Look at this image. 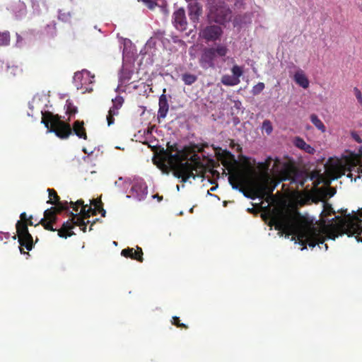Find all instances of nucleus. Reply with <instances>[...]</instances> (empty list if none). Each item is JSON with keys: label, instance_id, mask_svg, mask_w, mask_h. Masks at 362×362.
I'll use <instances>...</instances> for the list:
<instances>
[{"label": "nucleus", "instance_id": "obj_33", "mask_svg": "<svg viewBox=\"0 0 362 362\" xmlns=\"http://www.w3.org/2000/svg\"><path fill=\"white\" fill-rule=\"evenodd\" d=\"M118 114V112H116L114 109H110L108 111V114L107 115V122L108 126H110L111 124H114L115 122V118L114 116L117 115Z\"/></svg>", "mask_w": 362, "mask_h": 362}, {"label": "nucleus", "instance_id": "obj_29", "mask_svg": "<svg viewBox=\"0 0 362 362\" xmlns=\"http://www.w3.org/2000/svg\"><path fill=\"white\" fill-rule=\"evenodd\" d=\"M54 205H55L54 207H56L57 209V214H60L63 211H68L69 210V202L67 201L64 202H60L55 203Z\"/></svg>", "mask_w": 362, "mask_h": 362}, {"label": "nucleus", "instance_id": "obj_46", "mask_svg": "<svg viewBox=\"0 0 362 362\" xmlns=\"http://www.w3.org/2000/svg\"><path fill=\"white\" fill-rule=\"evenodd\" d=\"M20 218H21V221H22V222H26L28 219L27 218V215H26L25 212L21 213V214L20 215Z\"/></svg>", "mask_w": 362, "mask_h": 362}, {"label": "nucleus", "instance_id": "obj_52", "mask_svg": "<svg viewBox=\"0 0 362 362\" xmlns=\"http://www.w3.org/2000/svg\"><path fill=\"white\" fill-rule=\"evenodd\" d=\"M272 160H269V159H267V160H264L265 161V163L267 164V165H270V163ZM275 161V165H276L277 163H279L280 162L281 160H274Z\"/></svg>", "mask_w": 362, "mask_h": 362}, {"label": "nucleus", "instance_id": "obj_53", "mask_svg": "<svg viewBox=\"0 0 362 362\" xmlns=\"http://www.w3.org/2000/svg\"><path fill=\"white\" fill-rule=\"evenodd\" d=\"M98 212L101 214V216H102L103 217H105V216L106 211H105V210L103 209V207H101V209H100V211H99Z\"/></svg>", "mask_w": 362, "mask_h": 362}, {"label": "nucleus", "instance_id": "obj_40", "mask_svg": "<svg viewBox=\"0 0 362 362\" xmlns=\"http://www.w3.org/2000/svg\"><path fill=\"white\" fill-rule=\"evenodd\" d=\"M142 1L151 10H153L157 6V3L154 0H142Z\"/></svg>", "mask_w": 362, "mask_h": 362}, {"label": "nucleus", "instance_id": "obj_57", "mask_svg": "<svg viewBox=\"0 0 362 362\" xmlns=\"http://www.w3.org/2000/svg\"><path fill=\"white\" fill-rule=\"evenodd\" d=\"M153 198H157L159 201L162 200L163 197H159L158 194L156 195H153Z\"/></svg>", "mask_w": 362, "mask_h": 362}, {"label": "nucleus", "instance_id": "obj_14", "mask_svg": "<svg viewBox=\"0 0 362 362\" xmlns=\"http://www.w3.org/2000/svg\"><path fill=\"white\" fill-rule=\"evenodd\" d=\"M222 34L221 27L218 25L206 26L202 30V37L207 41H214L218 40Z\"/></svg>", "mask_w": 362, "mask_h": 362}, {"label": "nucleus", "instance_id": "obj_48", "mask_svg": "<svg viewBox=\"0 0 362 362\" xmlns=\"http://www.w3.org/2000/svg\"><path fill=\"white\" fill-rule=\"evenodd\" d=\"M98 203H99V204L94 208L96 209L97 213L100 211V209H101V207H103V204L100 199H99V202H98Z\"/></svg>", "mask_w": 362, "mask_h": 362}, {"label": "nucleus", "instance_id": "obj_30", "mask_svg": "<svg viewBox=\"0 0 362 362\" xmlns=\"http://www.w3.org/2000/svg\"><path fill=\"white\" fill-rule=\"evenodd\" d=\"M88 75L89 72L86 70H83L81 72L75 73L74 78L76 82L80 81V84L82 86L83 85L82 81L84 79L85 76H86V78H88Z\"/></svg>", "mask_w": 362, "mask_h": 362}, {"label": "nucleus", "instance_id": "obj_44", "mask_svg": "<svg viewBox=\"0 0 362 362\" xmlns=\"http://www.w3.org/2000/svg\"><path fill=\"white\" fill-rule=\"evenodd\" d=\"M171 322L173 325H176L177 327H181V323L179 317H173Z\"/></svg>", "mask_w": 362, "mask_h": 362}, {"label": "nucleus", "instance_id": "obj_41", "mask_svg": "<svg viewBox=\"0 0 362 362\" xmlns=\"http://www.w3.org/2000/svg\"><path fill=\"white\" fill-rule=\"evenodd\" d=\"M354 92L355 94V96L358 102V103L362 105V94L360 90L358 88H354Z\"/></svg>", "mask_w": 362, "mask_h": 362}, {"label": "nucleus", "instance_id": "obj_5", "mask_svg": "<svg viewBox=\"0 0 362 362\" xmlns=\"http://www.w3.org/2000/svg\"><path fill=\"white\" fill-rule=\"evenodd\" d=\"M362 176V160H327L325 164V172L331 180H337L346 171L355 170Z\"/></svg>", "mask_w": 362, "mask_h": 362}, {"label": "nucleus", "instance_id": "obj_61", "mask_svg": "<svg viewBox=\"0 0 362 362\" xmlns=\"http://www.w3.org/2000/svg\"><path fill=\"white\" fill-rule=\"evenodd\" d=\"M216 187H211V191H214V190H215V189H216Z\"/></svg>", "mask_w": 362, "mask_h": 362}, {"label": "nucleus", "instance_id": "obj_45", "mask_svg": "<svg viewBox=\"0 0 362 362\" xmlns=\"http://www.w3.org/2000/svg\"><path fill=\"white\" fill-rule=\"evenodd\" d=\"M325 210L327 212L328 215H330L331 214H335V211L332 208V206L329 204H325Z\"/></svg>", "mask_w": 362, "mask_h": 362}, {"label": "nucleus", "instance_id": "obj_19", "mask_svg": "<svg viewBox=\"0 0 362 362\" xmlns=\"http://www.w3.org/2000/svg\"><path fill=\"white\" fill-rule=\"evenodd\" d=\"M159 109L158 112V118H165L168 111V103L166 98V95L163 94L159 98Z\"/></svg>", "mask_w": 362, "mask_h": 362}, {"label": "nucleus", "instance_id": "obj_17", "mask_svg": "<svg viewBox=\"0 0 362 362\" xmlns=\"http://www.w3.org/2000/svg\"><path fill=\"white\" fill-rule=\"evenodd\" d=\"M132 196L135 197L138 200L141 201L146 198L148 189L146 183L136 182L132 187Z\"/></svg>", "mask_w": 362, "mask_h": 362}, {"label": "nucleus", "instance_id": "obj_43", "mask_svg": "<svg viewBox=\"0 0 362 362\" xmlns=\"http://www.w3.org/2000/svg\"><path fill=\"white\" fill-rule=\"evenodd\" d=\"M362 156V147L358 149V153L355 156H344L340 158H361L360 156Z\"/></svg>", "mask_w": 362, "mask_h": 362}, {"label": "nucleus", "instance_id": "obj_39", "mask_svg": "<svg viewBox=\"0 0 362 362\" xmlns=\"http://www.w3.org/2000/svg\"><path fill=\"white\" fill-rule=\"evenodd\" d=\"M77 112V108L74 107L71 103L66 105V114L71 115H75Z\"/></svg>", "mask_w": 362, "mask_h": 362}, {"label": "nucleus", "instance_id": "obj_2", "mask_svg": "<svg viewBox=\"0 0 362 362\" xmlns=\"http://www.w3.org/2000/svg\"><path fill=\"white\" fill-rule=\"evenodd\" d=\"M264 211L267 214L271 224L274 226L276 230L282 231L288 235H295L301 245L314 247L317 245L322 248V245L326 250H327L328 246L325 244L327 238L320 232L314 228L300 226V215L298 212L288 211L276 207L271 209L269 206H266Z\"/></svg>", "mask_w": 362, "mask_h": 362}, {"label": "nucleus", "instance_id": "obj_20", "mask_svg": "<svg viewBox=\"0 0 362 362\" xmlns=\"http://www.w3.org/2000/svg\"><path fill=\"white\" fill-rule=\"evenodd\" d=\"M294 144L296 147L304 150L305 152L309 153H313L314 152V148L311 147L310 145L307 144L305 141L300 138L296 137L294 139Z\"/></svg>", "mask_w": 362, "mask_h": 362}, {"label": "nucleus", "instance_id": "obj_23", "mask_svg": "<svg viewBox=\"0 0 362 362\" xmlns=\"http://www.w3.org/2000/svg\"><path fill=\"white\" fill-rule=\"evenodd\" d=\"M42 33L52 37H54L57 33L56 23L52 21L47 24L44 28Z\"/></svg>", "mask_w": 362, "mask_h": 362}, {"label": "nucleus", "instance_id": "obj_7", "mask_svg": "<svg viewBox=\"0 0 362 362\" xmlns=\"http://www.w3.org/2000/svg\"><path fill=\"white\" fill-rule=\"evenodd\" d=\"M209 18L216 23L223 24L230 20L231 11L224 3L209 4Z\"/></svg>", "mask_w": 362, "mask_h": 362}, {"label": "nucleus", "instance_id": "obj_18", "mask_svg": "<svg viewBox=\"0 0 362 362\" xmlns=\"http://www.w3.org/2000/svg\"><path fill=\"white\" fill-rule=\"evenodd\" d=\"M293 80L299 86L302 87L303 88L306 89L309 87V80L305 72L300 69H298L296 71L295 74L293 75Z\"/></svg>", "mask_w": 362, "mask_h": 362}, {"label": "nucleus", "instance_id": "obj_35", "mask_svg": "<svg viewBox=\"0 0 362 362\" xmlns=\"http://www.w3.org/2000/svg\"><path fill=\"white\" fill-rule=\"evenodd\" d=\"M71 207H72L73 210L76 212L78 211L79 207L85 206L84 202L82 199H78L76 202H72L71 201L69 202Z\"/></svg>", "mask_w": 362, "mask_h": 362}, {"label": "nucleus", "instance_id": "obj_50", "mask_svg": "<svg viewBox=\"0 0 362 362\" xmlns=\"http://www.w3.org/2000/svg\"><path fill=\"white\" fill-rule=\"evenodd\" d=\"M89 223V221H87L86 222L85 221L84 222V225L82 226H79L81 230L83 232V233H86V226H87V224Z\"/></svg>", "mask_w": 362, "mask_h": 362}, {"label": "nucleus", "instance_id": "obj_6", "mask_svg": "<svg viewBox=\"0 0 362 362\" xmlns=\"http://www.w3.org/2000/svg\"><path fill=\"white\" fill-rule=\"evenodd\" d=\"M341 214L348 218L344 219L340 216H336L339 220L340 223L344 227L346 233L349 235H356L358 241L362 242V219H360L356 215L351 216L346 214L347 209L341 210Z\"/></svg>", "mask_w": 362, "mask_h": 362}, {"label": "nucleus", "instance_id": "obj_22", "mask_svg": "<svg viewBox=\"0 0 362 362\" xmlns=\"http://www.w3.org/2000/svg\"><path fill=\"white\" fill-rule=\"evenodd\" d=\"M81 215L86 219L89 218L90 216L97 215L96 209H93L91 206L86 204L80 211Z\"/></svg>", "mask_w": 362, "mask_h": 362}, {"label": "nucleus", "instance_id": "obj_54", "mask_svg": "<svg viewBox=\"0 0 362 362\" xmlns=\"http://www.w3.org/2000/svg\"><path fill=\"white\" fill-rule=\"evenodd\" d=\"M26 223H28V226H33L34 225L32 221V216H30V218L28 219Z\"/></svg>", "mask_w": 362, "mask_h": 362}, {"label": "nucleus", "instance_id": "obj_49", "mask_svg": "<svg viewBox=\"0 0 362 362\" xmlns=\"http://www.w3.org/2000/svg\"><path fill=\"white\" fill-rule=\"evenodd\" d=\"M57 221V215H54V216L52 217V218H50V220L49 221V222H50V226H53V224L55 223Z\"/></svg>", "mask_w": 362, "mask_h": 362}, {"label": "nucleus", "instance_id": "obj_56", "mask_svg": "<svg viewBox=\"0 0 362 362\" xmlns=\"http://www.w3.org/2000/svg\"><path fill=\"white\" fill-rule=\"evenodd\" d=\"M98 221H99V218H95V220L91 223L90 226V228H89V230H91L93 229V228H92V227H93V224H94L95 222Z\"/></svg>", "mask_w": 362, "mask_h": 362}, {"label": "nucleus", "instance_id": "obj_28", "mask_svg": "<svg viewBox=\"0 0 362 362\" xmlns=\"http://www.w3.org/2000/svg\"><path fill=\"white\" fill-rule=\"evenodd\" d=\"M10 43V33L8 31L0 32V47L7 46Z\"/></svg>", "mask_w": 362, "mask_h": 362}, {"label": "nucleus", "instance_id": "obj_60", "mask_svg": "<svg viewBox=\"0 0 362 362\" xmlns=\"http://www.w3.org/2000/svg\"><path fill=\"white\" fill-rule=\"evenodd\" d=\"M15 70H18V67H12V68H11V71H15Z\"/></svg>", "mask_w": 362, "mask_h": 362}, {"label": "nucleus", "instance_id": "obj_31", "mask_svg": "<svg viewBox=\"0 0 362 362\" xmlns=\"http://www.w3.org/2000/svg\"><path fill=\"white\" fill-rule=\"evenodd\" d=\"M262 129L263 131L266 132L267 135H270L273 132V127L272 122L268 119H265L262 122Z\"/></svg>", "mask_w": 362, "mask_h": 362}, {"label": "nucleus", "instance_id": "obj_1", "mask_svg": "<svg viewBox=\"0 0 362 362\" xmlns=\"http://www.w3.org/2000/svg\"><path fill=\"white\" fill-rule=\"evenodd\" d=\"M185 160H182L184 161ZM189 163H182V183L190 179L207 178L211 181V177H218L219 173L214 168L215 161H221L223 165L228 170V182L234 189L244 192L246 186L251 185L256 175L254 163L256 160H186Z\"/></svg>", "mask_w": 362, "mask_h": 362}, {"label": "nucleus", "instance_id": "obj_38", "mask_svg": "<svg viewBox=\"0 0 362 362\" xmlns=\"http://www.w3.org/2000/svg\"><path fill=\"white\" fill-rule=\"evenodd\" d=\"M113 105L110 109H114L117 112V110L121 107L123 103V99L122 98H116L115 100H112Z\"/></svg>", "mask_w": 362, "mask_h": 362}, {"label": "nucleus", "instance_id": "obj_32", "mask_svg": "<svg viewBox=\"0 0 362 362\" xmlns=\"http://www.w3.org/2000/svg\"><path fill=\"white\" fill-rule=\"evenodd\" d=\"M265 88L264 83L259 82L257 84L254 86L252 89V93L254 95H259Z\"/></svg>", "mask_w": 362, "mask_h": 362}, {"label": "nucleus", "instance_id": "obj_27", "mask_svg": "<svg viewBox=\"0 0 362 362\" xmlns=\"http://www.w3.org/2000/svg\"><path fill=\"white\" fill-rule=\"evenodd\" d=\"M47 192L49 193V199L47 201V203L51 204H54L57 202H59V197L58 196L57 192L54 189H47Z\"/></svg>", "mask_w": 362, "mask_h": 362}, {"label": "nucleus", "instance_id": "obj_51", "mask_svg": "<svg viewBox=\"0 0 362 362\" xmlns=\"http://www.w3.org/2000/svg\"><path fill=\"white\" fill-rule=\"evenodd\" d=\"M98 202H99V199H92L90 201V204L93 205L94 206V208L98 206L99 204V203H98Z\"/></svg>", "mask_w": 362, "mask_h": 362}, {"label": "nucleus", "instance_id": "obj_4", "mask_svg": "<svg viewBox=\"0 0 362 362\" xmlns=\"http://www.w3.org/2000/svg\"><path fill=\"white\" fill-rule=\"evenodd\" d=\"M278 171V178L280 181L290 180L303 187L308 180H313L320 177L319 171L308 172L296 166L293 160H287Z\"/></svg>", "mask_w": 362, "mask_h": 362}, {"label": "nucleus", "instance_id": "obj_10", "mask_svg": "<svg viewBox=\"0 0 362 362\" xmlns=\"http://www.w3.org/2000/svg\"><path fill=\"white\" fill-rule=\"evenodd\" d=\"M152 161L163 173H172L175 177L181 178V160H152Z\"/></svg>", "mask_w": 362, "mask_h": 362}, {"label": "nucleus", "instance_id": "obj_55", "mask_svg": "<svg viewBox=\"0 0 362 362\" xmlns=\"http://www.w3.org/2000/svg\"><path fill=\"white\" fill-rule=\"evenodd\" d=\"M266 189H267V186H263L259 189L260 192L262 193L263 195H264V194H266L265 193Z\"/></svg>", "mask_w": 362, "mask_h": 362}, {"label": "nucleus", "instance_id": "obj_36", "mask_svg": "<svg viewBox=\"0 0 362 362\" xmlns=\"http://www.w3.org/2000/svg\"><path fill=\"white\" fill-rule=\"evenodd\" d=\"M216 50V55L219 57H224L226 55L228 52V49L226 46L223 45H218Z\"/></svg>", "mask_w": 362, "mask_h": 362}, {"label": "nucleus", "instance_id": "obj_15", "mask_svg": "<svg viewBox=\"0 0 362 362\" xmlns=\"http://www.w3.org/2000/svg\"><path fill=\"white\" fill-rule=\"evenodd\" d=\"M121 255L124 257L131 258L139 262L144 261L142 249L138 246L136 247V250H134L133 247L124 249L122 250Z\"/></svg>", "mask_w": 362, "mask_h": 362}, {"label": "nucleus", "instance_id": "obj_64", "mask_svg": "<svg viewBox=\"0 0 362 362\" xmlns=\"http://www.w3.org/2000/svg\"><path fill=\"white\" fill-rule=\"evenodd\" d=\"M229 158L234 159V158H235V156H234L233 155H232Z\"/></svg>", "mask_w": 362, "mask_h": 362}, {"label": "nucleus", "instance_id": "obj_47", "mask_svg": "<svg viewBox=\"0 0 362 362\" xmlns=\"http://www.w3.org/2000/svg\"><path fill=\"white\" fill-rule=\"evenodd\" d=\"M59 18L62 21H66L68 20V16L65 13H59Z\"/></svg>", "mask_w": 362, "mask_h": 362}, {"label": "nucleus", "instance_id": "obj_16", "mask_svg": "<svg viewBox=\"0 0 362 362\" xmlns=\"http://www.w3.org/2000/svg\"><path fill=\"white\" fill-rule=\"evenodd\" d=\"M57 208L51 207L45 211L44 212V218H42L39 223H40L45 229L50 231H56L57 229L54 228L52 226H50V222L49 221L52 218V216L57 215Z\"/></svg>", "mask_w": 362, "mask_h": 362}, {"label": "nucleus", "instance_id": "obj_37", "mask_svg": "<svg viewBox=\"0 0 362 362\" xmlns=\"http://www.w3.org/2000/svg\"><path fill=\"white\" fill-rule=\"evenodd\" d=\"M182 79L186 84L190 85L196 81L197 77L191 74H185L182 76Z\"/></svg>", "mask_w": 362, "mask_h": 362}, {"label": "nucleus", "instance_id": "obj_11", "mask_svg": "<svg viewBox=\"0 0 362 362\" xmlns=\"http://www.w3.org/2000/svg\"><path fill=\"white\" fill-rule=\"evenodd\" d=\"M203 151V146L199 144H190L182 146V158H210L209 155L202 153L201 156L198 155Z\"/></svg>", "mask_w": 362, "mask_h": 362}, {"label": "nucleus", "instance_id": "obj_42", "mask_svg": "<svg viewBox=\"0 0 362 362\" xmlns=\"http://www.w3.org/2000/svg\"><path fill=\"white\" fill-rule=\"evenodd\" d=\"M351 137L353 138V139H354V141H356L357 143H358V144L362 143L361 138L356 132H352L351 133Z\"/></svg>", "mask_w": 362, "mask_h": 362}, {"label": "nucleus", "instance_id": "obj_12", "mask_svg": "<svg viewBox=\"0 0 362 362\" xmlns=\"http://www.w3.org/2000/svg\"><path fill=\"white\" fill-rule=\"evenodd\" d=\"M167 148L163 149L164 156L158 157L153 155L152 158H181V148L178 143L175 141H168L167 143Z\"/></svg>", "mask_w": 362, "mask_h": 362}, {"label": "nucleus", "instance_id": "obj_21", "mask_svg": "<svg viewBox=\"0 0 362 362\" xmlns=\"http://www.w3.org/2000/svg\"><path fill=\"white\" fill-rule=\"evenodd\" d=\"M13 12L17 18H21L26 13V6L24 3L18 1L13 6Z\"/></svg>", "mask_w": 362, "mask_h": 362}, {"label": "nucleus", "instance_id": "obj_8", "mask_svg": "<svg viewBox=\"0 0 362 362\" xmlns=\"http://www.w3.org/2000/svg\"><path fill=\"white\" fill-rule=\"evenodd\" d=\"M71 218L63 223L60 229L58 231V235L60 238H67L74 235L75 233L72 231L74 226H82L84 225L86 218L79 214H74L72 211L69 212Z\"/></svg>", "mask_w": 362, "mask_h": 362}, {"label": "nucleus", "instance_id": "obj_25", "mask_svg": "<svg viewBox=\"0 0 362 362\" xmlns=\"http://www.w3.org/2000/svg\"><path fill=\"white\" fill-rule=\"evenodd\" d=\"M310 121L316 127V128H317L322 132H325V126L316 115L313 114L310 115Z\"/></svg>", "mask_w": 362, "mask_h": 362}, {"label": "nucleus", "instance_id": "obj_63", "mask_svg": "<svg viewBox=\"0 0 362 362\" xmlns=\"http://www.w3.org/2000/svg\"><path fill=\"white\" fill-rule=\"evenodd\" d=\"M182 328H186L187 327L186 325L184 323L182 324Z\"/></svg>", "mask_w": 362, "mask_h": 362}, {"label": "nucleus", "instance_id": "obj_9", "mask_svg": "<svg viewBox=\"0 0 362 362\" xmlns=\"http://www.w3.org/2000/svg\"><path fill=\"white\" fill-rule=\"evenodd\" d=\"M16 228L18 238V243L21 245V252L25 254V252H23L22 247H25L28 251L31 250L33 246V236L28 231V223L26 222L18 221Z\"/></svg>", "mask_w": 362, "mask_h": 362}, {"label": "nucleus", "instance_id": "obj_59", "mask_svg": "<svg viewBox=\"0 0 362 362\" xmlns=\"http://www.w3.org/2000/svg\"><path fill=\"white\" fill-rule=\"evenodd\" d=\"M238 158H244V159H246V158H250L249 157H246V156H239Z\"/></svg>", "mask_w": 362, "mask_h": 362}, {"label": "nucleus", "instance_id": "obj_26", "mask_svg": "<svg viewBox=\"0 0 362 362\" xmlns=\"http://www.w3.org/2000/svg\"><path fill=\"white\" fill-rule=\"evenodd\" d=\"M172 22L176 29L180 30V27H181V8L174 12Z\"/></svg>", "mask_w": 362, "mask_h": 362}, {"label": "nucleus", "instance_id": "obj_62", "mask_svg": "<svg viewBox=\"0 0 362 362\" xmlns=\"http://www.w3.org/2000/svg\"><path fill=\"white\" fill-rule=\"evenodd\" d=\"M193 209H194V207H192V208L189 209V212H190V213H192V212H193Z\"/></svg>", "mask_w": 362, "mask_h": 362}, {"label": "nucleus", "instance_id": "obj_34", "mask_svg": "<svg viewBox=\"0 0 362 362\" xmlns=\"http://www.w3.org/2000/svg\"><path fill=\"white\" fill-rule=\"evenodd\" d=\"M231 71L233 73L232 76H234L236 79H240V77L243 75V72L242 67L238 65H234L231 69Z\"/></svg>", "mask_w": 362, "mask_h": 362}, {"label": "nucleus", "instance_id": "obj_3", "mask_svg": "<svg viewBox=\"0 0 362 362\" xmlns=\"http://www.w3.org/2000/svg\"><path fill=\"white\" fill-rule=\"evenodd\" d=\"M42 123H43L49 132H54L62 139H67L74 131V134L81 139H86L87 134L83 121H76L74 123L73 129L69 124L61 120L58 115H53L52 112H42Z\"/></svg>", "mask_w": 362, "mask_h": 362}, {"label": "nucleus", "instance_id": "obj_13", "mask_svg": "<svg viewBox=\"0 0 362 362\" xmlns=\"http://www.w3.org/2000/svg\"><path fill=\"white\" fill-rule=\"evenodd\" d=\"M216 59L215 48L205 49L202 54L200 63L203 68L213 67Z\"/></svg>", "mask_w": 362, "mask_h": 362}, {"label": "nucleus", "instance_id": "obj_24", "mask_svg": "<svg viewBox=\"0 0 362 362\" xmlns=\"http://www.w3.org/2000/svg\"><path fill=\"white\" fill-rule=\"evenodd\" d=\"M221 83L226 86H233L240 83V79H236L234 76L230 75H224L221 78Z\"/></svg>", "mask_w": 362, "mask_h": 362}, {"label": "nucleus", "instance_id": "obj_58", "mask_svg": "<svg viewBox=\"0 0 362 362\" xmlns=\"http://www.w3.org/2000/svg\"><path fill=\"white\" fill-rule=\"evenodd\" d=\"M122 180V177H119V180L115 182V185H119V181H121Z\"/></svg>", "mask_w": 362, "mask_h": 362}]
</instances>
